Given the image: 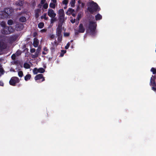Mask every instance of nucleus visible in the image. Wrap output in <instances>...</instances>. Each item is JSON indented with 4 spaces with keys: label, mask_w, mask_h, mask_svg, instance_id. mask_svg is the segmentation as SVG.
<instances>
[{
    "label": "nucleus",
    "mask_w": 156,
    "mask_h": 156,
    "mask_svg": "<svg viewBox=\"0 0 156 156\" xmlns=\"http://www.w3.org/2000/svg\"><path fill=\"white\" fill-rule=\"evenodd\" d=\"M100 9V8L97 3L93 1L89 3L87 10L90 14H93L94 12L99 11Z\"/></svg>",
    "instance_id": "obj_1"
},
{
    "label": "nucleus",
    "mask_w": 156,
    "mask_h": 156,
    "mask_svg": "<svg viewBox=\"0 0 156 156\" xmlns=\"http://www.w3.org/2000/svg\"><path fill=\"white\" fill-rule=\"evenodd\" d=\"M97 25L96 22L94 21H90L88 27V29L90 30V34L91 35L95 36L96 32L95 30Z\"/></svg>",
    "instance_id": "obj_2"
},
{
    "label": "nucleus",
    "mask_w": 156,
    "mask_h": 156,
    "mask_svg": "<svg viewBox=\"0 0 156 156\" xmlns=\"http://www.w3.org/2000/svg\"><path fill=\"white\" fill-rule=\"evenodd\" d=\"M14 28L11 26L5 27L1 30V32L4 34H9L13 32Z\"/></svg>",
    "instance_id": "obj_3"
},
{
    "label": "nucleus",
    "mask_w": 156,
    "mask_h": 156,
    "mask_svg": "<svg viewBox=\"0 0 156 156\" xmlns=\"http://www.w3.org/2000/svg\"><path fill=\"white\" fill-rule=\"evenodd\" d=\"M20 81L18 77L16 76L12 77L9 81V84L12 86H15L16 84L19 83Z\"/></svg>",
    "instance_id": "obj_4"
},
{
    "label": "nucleus",
    "mask_w": 156,
    "mask_h": 156,
    "mask_svg": "<svg viewBox=\"0 0 156 156\" xmlns=\"http://www.w3.org/2000/svg\"><path fill=\"white\" fill-rule=\"evenodd\" d=\"M4 10L6 12V13L8 14V16L9 17L12 15L13 11V9L10 8H5L4 9Z\"/></svg>",
    "instance_id": "obj_5"
},
{
    "label": "nucleus",
    "mask_w": 156,
    "mask_h": 156,
    "mask_svg": "<svg viewBox=\"0 0 156 156\" xmlns=\"http://www.w3.org/2000/svg\"><path fill=\"white\" fill-rule=\"evenodd\" d=\"M48 15L51 18H54L56 16V14L54 12L52 9H48Z\"/></svg>",
    "instance_id": "obj_6"
},
{
    "label": "nucleus",
    "mask_w": 156,
    "mask_h": 156,
    "mask_svg": "<svg viewBox=\"0 0 156 156\" xmlns=\"http://www.w3.org/2000/svg\"><path fill=\"white\" fill-rule=\"evenodd\" d=\"M8 17V14L6 13L4 10L0 12V18L5 19Z\"/></svg>",
    "instance_id": "obj_7"
},
{
    "label": "nucleus",
    "mask_w": 156,
    "mask_h": 156,
    "mask_svg": "<svg viewBox=\"0 0 156 156\" xmlns=\"http://www.w3.org/2000/svg\"><path fill=\"white\" fill-rule=\"evenodd\" d=\"M62 23L58 24L56 29V34L57 35H62L61 34L62 31Z\"/></svg>",
    "instance_id": "obj_8"
},
{
    "label": "nucleus",
    "mask_w": 156,
    "mask_h": 156,
    "mask_svg": "<svg viewBox=\"0 0 156 156\" xmlns=\"http://www.w3.org/2000/svg\"><path fill=\"white\" fill-rule=\"evenodd\" d=\"M18 37V36L17 35H14L11 36L9 39V42L11 43L14 42L16 40Z\"/></svg>",
    "instance_id": "obj_9"
},
{
    "label": "nucleus",
    "mask_w": 156,
    "mask_h": 156,
    "mask_svg": "<svg viewBox=\"0 0 156 156\" xmlns=\"http://www.w3.org/2000/svg\"><path fill=\"white\" fill-rule=\"evenodd\" d=\"M6 48V45L4 42L0 41V52Z\"/></svg>",
    "instance_id": "obj_10"
},
{
    "label": "nucleus",
    "mask_w": 156,
    "mask_h": 156,
    "mask_svg": "<svg viewBox=\"0 0 156 156\" xmlns=\"http://www.w3.org/2000/svg\"><path fill=\"white\" fill-rule=\"evenodd\" d=\"M34 78L35 80H36L42 79V82H43L45 80L44 78L43 77V75L41 74H38Z\"/></svg>",
    "instance_id": "obj_11"
},
{
    "label": "nucleus",
    "mask_w": 156,
    "mask_h": 156,
    "mask_svg": "<svg viewBox=\"0 0 156 156\" xmlns=\"http://www.w3.org/2000/svg\"><path fill=\"white\" fill-rule=\"evenodd\" d=\"M78 30L80 33H83L84 32L85 29L82 23H80L79 26Z\"/></svg>",
    "instance_id": "obj_12"
},
{
    "label": "nucleus",
    "mask_w": 156,
    "mask_h": 156,
    "mask_svg": "<svg viewBox=\"0 0 156 156\" xmlns=\"http://www.w3.org/2000/svg\"><path fill=\"white\" fill-rule=\"evenodd\" d=\"M41 9H37L35 10V17L37 19L39 16V13L41 12Z\"/></svg>",
    "instance_id": "obj_13"
},
{
    "label": "nucleus",
    "mask_w": 156,
    "mask_h": 156,
    "mask_svg": "<svg viewBox=\"0 0 156 156\" xmlns=\"http://www.w3.org/2000/svg\"><path fill=\"white\" fill-rule=\"evenodd\" d=\"M152 76L153 77V78L152 77L151 78L150 83L153 87H154L156 86V84L155 81V76Z\"/></svg>",
    "instance_id": "obj_14"
},
{
    "label": "nucleus",
    "mask_w": 156,
    "mask_h": 156,
    "mask_svg": "<svg viewBox=\"0 0 156 156\" xmlns=\"http://www.w3.org/2000/svg\"><path fill=\"white\" fill-rule=\"evenodd\" d=\"M39 44V41L38 39L35 37L34 38L33 42V46L34 47L36 48L37 47Z\"/></svg>",
    "instance_id": "obj_15"
},
{
    "label": "nucleus",
    "mask_w": 156,
    "mask_h": 156,
    "mask_svg": "<svg viewBox=\"0 0 156 156\" xmlns=\"http://www.w3.org/2000/svg\"><path fill=\"white\" fill-rule=\"evenodd\" d=\"M24 3V0H19L16 2V4L17 6H22Z\"/></svg>",
    "instance_id": "obj_16"
},
{
    "label": "nucleus",
    "mask_w": 156,
    "mask_h": 156,
    "mask_svg": "<svg viewBox=\"0 0 156 156\" xmlns=\"http://www.w3.org/2000/svg\"><path fill=\"white\" fill-rule=\"evenodd\" d=\"M75 12L74 10L72 8H69L67 11L66 12V13L68 15H70L72 13H73Z\"/></svg>",
    "instance_id": "obj_17"
},
{
    "label": "nucleus",
    "mask_w": 156,
    "mask_h": 156,
    "mask_svg": "<svg viewBox=\"0 0 156 156\" xmlns=\"http://www.w3.org/2000/svg\"><path fill=\"white\" fill-rule=\"evenodd\" d=\"M65 16H59L58 17V20L60 23L58 24H61L62 23V25L63 24V23L64 22Z\"/></svg>",
    "instance_id": "obj_18"
},
{
    "label": "nucleus",
    "mask_w": 156,
    "mask_h": 156,
    "mask_svg": "<svg viewBox=\"0 0 156 156\" xmlns=\"http://www.w3.org/2000/svg\"><path fill=\"white\" fill-rule=\"evenodd\" d=\"M58 13L59 16H65V13L64 10L63 9H60L58 11Z\"/></svg>",
    "instance_id": "obj_19"
},
{
    "label": "nucleus",
    "mask_w": 156,
    "mask_h": 156,
    "mask_svg": "<svg viewBox=\"0 0 156 156\" xmlns=\"http://www.w3.org/2000/svg\"><path fill=\"white\" fill-rule=\"evenodd\" d=\"M95 19L97 20H99L102 19V16L99 13L98 14L95 16Z\"/></svg>",
    "instance_id": "obj_20"
},
{
    "label": "nucleus",
    "mask_w": 156,
    "mask_h": 156,
    "mask_svg": "<svg viewBox=\"0 0 156 156\" xmlns=\"http://www.w3.org/2000/svg\"><path fill=\"white\" fill-rule=\"evenodd\" d=\"M26 20V18L24 16H22L19 19V21L22 22H25Z\"/></svg>",
    "instance_id": "obj_21"
},
{
    "label": "nucleus",
    "mask_w": 156,
    "mask_h": 156,
    "mask_svg": "<svg viewBox=\"0 0 156 156\" xmlns=\"http://www.w3.org/2000/svg\"><path fill=\"white\" fill-rule=\"evenodd\" d=\"M31 77V76L30 74H27L24 77V79L25 80L27 81L29 80Z\"/></svg>",
    "instance_id": "obj_22"
},
{
    "label": "nucleus",
    "mask_w": 156,
    "mask_h": 156,
    "mask_svg": "<svg viewBox=\"0 0 156 156\" xmlns=\"http://www.w3.org/2000/svg\"><path fill=\"white\" fill-rule=\"evenodd\" d=\"M44 26V23L43 22H40L38 25V27L40 29L43 28Z\"/></svg>",
    "instance_id": "obj_23"
},
{
    "label": "nucleus",
    "mask_w": 156,
    "mask_h": 156,
    "mask_svg": "<svg viewBox=\"0 0 156 156\" xmlns=\"http://www.w3.org/2000/svg\"><path fill=\"white\" fill-rule=\"evenodd\" d=\"M24 67L26 69H29L30 67V65L27 63L25 62L23 65Z\"/></svg>",
    "instance_id": "obj_24"
},
{
    "label": "nucleus",
    "mask_w": 156,
    "mask_h": 156,
    "mask_svg": "<svg viewBox=\"0 0 156 156\" xmlns=\"http://www.w3.org/2000/svg\"><path fill=\"white\" fill-rule=\"evenodd\" d=\"M47 13H44V14L42 16H41V19H44L45 20H48V17H46Z\"/></svg>",
    "instance_id": "obj_25"
},
{
    "label": "nucleus",
    "mask_w": 156,
    "mask_h": 156,
    "mask_svg": "<svg viewBox=\"0 0 156 156\" xmlns=\"http://www.w3.org/2000/svg\"><path fill=\"white\" fill-rule=\"evenodd\" d=\"M13 23V21L12 20H9L7 21V24L9 25H12Z\"/></svg>",
    "instance_id": "obj_26"
},
{
    "label": "nucleus",
    "mask_w": 156,
    "mask_h": 156,
    "mask_svg": "<svg viewBox=\"0 0 156 156\" xmlns=\"http://www.w3.org/2000/svg\"><path fill=\"white\" fill-rule=\"evenodd\" d=\"M75 0H71L70 2V4L71 7H74V6L75 3Z\"/></svg>",
    "instance_id": "obj_27"
},
{
    "label": "nucleus",
    "mask_w": 156,
    "mask_h": 156,
    "mask_svg": "<svg viewBox=\"0 0 156 156\" xmlns=\"http://www.w3.org/2000/svg\"><path fill=\"white\" fill-rule=\"evenodd\" d=\"M38 73H43L45 72V69L43 68H40L38 69Z\"/></svg>",
    "instance_id": "obj_28"
},
{
    "label": "nucleus",
    "mask_w": 156,
    "mask_h": 156,
    "mask_svg": "<svg viewBox=\"0 0 156 156\" xmlns=\"http://www.w3.org/2000/svg\"><path fill=\"white\" fill-rule=\"evenodd\" d=\"M23 26V25L21 24H18L16 25V28H19V30H20L22 29V27Z\"/></svg>",
    "instance_id": "obj_29"
},
{
    "label": "nucleus",
    "mask_w": 156,
    "mask_h": 156,
    "mask_svg": "<svg viewBox=\"0 0 156 156\" xmlns=\"http://www.w3.org/2000/svg\"><path fill=\"white\" fill-rule=\"evenodd\" d=\"M58 37V41L60 42L62 41V35H57Z\"/></svg>",
    "instance_id": "obj_30"
},
{
    "label": "nucleus",
    "mask_w": 156,
    "mask_h": 156,
    "mask_svg": "<svg viewBox=\"0 0 156 156\" xmlns=\"http://www.w3.org/2000/svg\"><path fill=\"white\" fill-rule=\"evenodd\" d=\"M33 73L34 74H36L38 73V69L37 68H34L33 70Z\"/></svg>",
    "instance_id": "obj_31"
},
{
    "label": "nucleus",
    "mask_w": 156,
    "mask_h": 156,
    "mask_svg": "<svg viewBox=\"0 0 156 156\" xmlns=\"http://www.w3.org/2000/svg\"><path fill=\"white\" fill-rule=\"evenodd\" d=\"M151 71L152 72L153 74H154L156 73V69L152 67L151 68Z\"/></svg>",
    "instance_id": "obj_32"
},
{
    "label": "nucleus",
    "mask_w": 156,
    "mask_h": 156,
    "mask_svg": "<svg viewBox=\"0 0 156 156\" xmlns=\"http://www.w3.org/2000/svg\"><path fill=\"white\" fill-rule=\"evenodd\" d=\"M18 75L20 77H22L23 75V72L21 71H19L18 73Z\"/></svg>",
    "instance_id": "obj_33"
},
{
    "label": "nucleus",
    "mask_w": 156,
    "mask_h": 156,
    "mask_svg": "<svg viewBox=\"0 0 156 156\" xmlns=\"http://www.w3.org/2000/svg\"><path fill=\"white\" fill-rule=\"evenodd\" d=\"M55 3H51L49 5L50 7L53 9L55 8Z\"/></svg>",
    "instance_id": "obj_34"
},
{
    "label": "nucleus",
    "mask_w": 156,
    "mask_h": 156,
    "mask_svg": "<svg viewBox=\"0 0 156 156\" xmlns=\"http://www.w3.org/2000/svg\"><path fill=\"white\" fill-rule=\"evenodd\" d=\"M51 23H53L56 20V18L54 17V18H51Z\"/></svg>",
    "instance_id": "obj_35"
},
{
    "label": "nucleus",
    "mask_w": 156,
    "mask_h": 156,
    "mask_svg": "<svg viewBox=\"0 0 156 156\" xmlns=\"http://www.w3.org/2000/svg\"><path fill=\"white\" fill-rule=\"evenodd\" d=\"M4 73V71L3 68L1 67H0V74H3Z\"/></svg>",
    "instance_id": "obj_36"
},
{
    "label": "nucleus",
    "mask_w": 156,
    "mask_h": 156,
    "mask_svg": "<svg viewBox=\"0 0 156 156\" xmlns=\"http://www.w3.org/2000/svg\"><path fill=\"white\" fill-rule=\"evenodd\" d=\"M21 51L20 50H18L16 52V54L17 56H19L21 54Z\"/></svg>",
    "instance_id": "obj_37"
},
{
    "label": "nucleus",
    "mask_w": 156,
    "mask_h": 156,
    "mask_svg": "<svg viewBox=\"0 0 156 156\" xmlns=\"http://www.w3.org/2000/svg\"><path fill=\"white\" fill-rule=\"evenodd\" d=\"M48 5L47 3H45L43 5V8L45 9H46L48 8Z\"/></svg>",
    "instance_id": "obj_38"
},
{
    "label": "nucleus",
    "mask_w": 156,
    "mask_h": 156,
    "mask_svg": "<svg viewBox=\"0 0 156 156\" xmlns=\"http://www.w3.org/2000/svg\"><path fill=\"white\" fill-rule=\"evenodd\" d=\"M49 37L50 40L53 39L55 38V35L53 34H50Z\"/></svg>",
    "instance_id": "obj_39"
},
{
    "label": "nucleus",
    "mask_w": 156,
    "mask_h": 156,
    "mask_svg": "<svg viewBox=\"0 0 156 156\" xmlns=\"http://www.w3.org/2000/svg\"><path fill=\"white\" fill-rule=\"evenodd\" d=\"M68 2V1L67 0H64L62 1L63 4H64L66 5H67Z\"/></svg>",
    "instance_id": "obj_40"
},
{
    "label": "nucleus",
    "mask_w": 156,
    "mask_h": 156,
    "mask_svg": "<svg viewBox=\"0 0 156 156\" xmlns=\"http://www.w3.org/2000/svg\"><path fill=\"white\" fill-rule=\"evenodd\" d=\"M16 58V55L15 54H13L11 56V58L13 60H15Z\"/></svg>",
    "instance_id": "obj_41"
},
{
    "label": "nucleus",
    "mask_w": 156,
    "mask_h": 156,
    "mask_svg": "<svg viewBox=\"0 0 156 156\" xmlns=\"http://www.w3.org/2000/svg\"><path fill=\"white\" fill-rule=\"evenodd\" d=\"M70 46V43L69 42H68L67 43L66 45L65 46V48L66 49H67Z\"/></svg>",
    "instance_id": "obj_42"
},
{
    "label": "nucleus",
    "mask_w": 156,
    "mask_h": 156,
    "mask_svg": "<svg viewBox=\"0 0 156 156\" xmlns=\"http://www.w3.org/2000/svg\"><path fill=\"white\" fill-rule=\"evenodd\" d=\"M39 50H38V49H37L36 51L35 54L37 56V57L38 56L39 54Z\"/></svg>",
    "instance_id": "obj_43"
},
{
    "label": "nucleus",
    "mask_w": 156,
    "mask_h": 156,
    "mask_svg": "<svg viewBox=\"0 0 156 156\" xmlns=\"http://www.w3.org/2000/svg\"><path fill=\"white\" fill-rule=\"evenodd\" d=\"M46 2V0H41V1L40 3L41 4H44Z\"/></svg>",
    "instance_id": "obj_44"
},
{
    "label": "nucleus",
    "mask_w": 156,
    "mask_h": 156,
    "mask_svg": "<svg viewBox=\"0 0 156 156\" xmlns=\"http://www.w3.org/2000/svg\"><path fill=\"white\" fill-rule=\"evenodd\" d=\"M36 50L35 48H33L30 49V52L31 53H34L35 51Z\"/></svg>",
    "instance_id": "obj_45"
},
{
    "label": "nucleus",
    "mask_w": 156,
    "mask_h": 156,
    "mask_svg": "<svg viewBox=\"0 0 156 156\" xmlns=\"http://www.w3.org/2000/svg\"><path fill=\"white\" fill-rule=\"evenodd\" d=\"M55 48L54 46L52 47L51 48L50 50L51 51V52H54L55 51Z\"/></svg>",
    "instance_id": "obj_46"
},
{
    "label": "nucleus",
    "mask_w": 156,
    "mask_h": 156,
    "mask_svg": "<svg viewBox=\"0 0 156 156\" xmlns=\"http://www.w3.org/2000/svg\"><path fill=\"white\" fill-rule=\"evenodd\" d=\"M47 30L46 29H44L41 30V32L42 33L45 32L47 31Z\"/></svg>",
    "instance_id": "obj_47"
},
{
    "label": "nucleus",
    "mask_w": 156,
    "mask_h": 156,
    "mask_svg": "<svg viewBox=\"0 0 156 156\" xmlns=\"http://www.w3.org/2000/svg\"><path fill=\"white\" fill-rule=\"evenodd\" d=\"M80 33L79 30H76L75 31V34L76 35H77L79 33Z\"/></svg>",
    "instance_id": "obj_48"
},
{
    "label": "nucleus",
    "mask_w": 156,
    "mask_h": 156,
    "mask_svg": "<svg viewBox=\"0 0 156 156\" xmlns=\"http://www.w3.org/2000/svg\"><path fill=\"white\" fill-rule=\"evenodd\" d=\"M69 33H64V36H66V37H68V36H69Z\"/></svg>",
    "instance_id": "obj_49"
},
{
    "label": "nucleus",
    "mask_w": 156,
    "mask_h": 156,
    "mask_svg": "<svg viewBox=\"0 0 156 156\" xmlns=\"http://www.w3.org/2000/svg\"><path fill=\"white\" fill-rule=\"evenodd\" d=\"M75 19H74V20L72 19L70 20V22L72 23H74L75 22Z\"/></svg>",
    "instance_id": "obj_50"
},
{
    "label": "nucleus",
    "mask_w": 156,
    "mask_h": 156,
    "mask_svg": "<svg viewBox=\"0 0 156 156\" xmlns=\"http://www.w3.org/2000/svg\"><path fill=\"white\" fill-rule=\"evenodd\" d=\"M81 16L80 14H78L77 16V19L78 20H79L81 18Z\"/></svg>",
    "instance_id": "obj_51"
},
{
    "label": "nucleus",
    "mask_w": 156,
    "mask_h": 156,
    "mask_svg": "<svg viewBox=\"0 0 156 156\" xmlns=\"http://www.w3.org/2000/svg\"><path fill=\"white\" fill-rule=\"evenodd\" d=\"M1 25L3 28H4V27H6V26H5V23L2 22L1 24Z\"/></svg>",
    "instance_id": "obj_52"
},
{
    "label": "nucleus",
    "mask_w": 156,
    "mask_h": 156,
    "mask_svg": "<svg viewBox=\"0 0 156 156\" xmlns=\"http://www.w3.org/2000/svg\"><path fill=\"white\" fill-rule=\"evenodd\" d=\"M37 33L36 32H35L33 34V37H36L37 35Z\"/></svg>",
    "instance_id": "obj_53"
},
{
    "label": "nucleus",
    "mask_w": 156,
    "mask_h": 156,
    "mask_svg": "<svg viewBox=\"0 0 156 156\" xmlns=\"http://www.w3.org/2000/svg\"><path fill=\"white\" fill-rule=\"evenodd\" d=\"M37 57V56H36L35 54L32 55V58H36Z\"/></svg>",
    "instance_id": "obj_54"
},
{
    "label": "nucleus",
    "mask_w": 156,
    "mask_h": 156,
    "mask_svg": "<svg viewBox=\"0 0 156 156\" xmlns=\"http://www.w3.org/2000/svg\"><path fill=\"white\" fill-rule=\"evenodd\" d=\"M61 51V53L63 54H64L66 53V50H62Z\"/></svg>",
    "instance_id": "obj_55"
},
{
    "label": "nucleus",
    "mask_w": 156,
    "mask_h": 156,
    "mask_svg": "<svg viewBox=\"0 0 156 156\" xmlns=\"http://www.w3.org/2000/svg\"><path fill=\"white\" fill-rule=\"evenodd\" d=\"M42 4H41V3L40 4H39L38 5H37V7L39 8H41V6H42Z\"/></svg>",
    "instance_id": "obj_56"
},
{
    "label": "nucleus",
    "mask_w": 156,
    "mask_h": 156,
    "mask_svg": "<svg viewBox=\"0 0 156 156\" xmlns=\"http://www.w3.org/2000/svg\"><path fill=\"white\" fill-rule=\"evenodd\" d=\"M0 86H4V83L2 81H0Z\"/></svg>",
    "instance_id": "obj_57"
},
{
    "label": "nucleus",
    "mask_w": 156,
    "mask_h": 156,
    "mask_svg": "<svg viewBox=\"0 0 156 156\" xmlns=\"http://www.w3.org/2000/svg\"><path fill=\"white\" fill-rule=\"evenodd\" d=\"M44 51H48V49L47 48V47H45L44 48Z\"/></svg>",
    "instance_id": "obj_58"
},
{
    "label": "nucleus",
    "mask_w": 156,
    "mask_h": 156,
    "mask_svg": "<svg viewBox=\"0 0 156 156\" xmlns=\"http://www.w3.org/2000/svg\"><path fill=\"white\" fill-rule=\"evenodd\" d=\"M52 1L53 3H56V0H51Z\"/></svg>",
    "instance_id": "obj_59"
},
{
    "label": "nucleus",
    "mask_w": 156,
    "mask_h": 156,
    "mask_svg": "<svg viewBox=\"0 0 156 156\" xmlns=\"http://www.w3.org/2000/svg\"><path fill=\"white\" fill-rule=\"evenodd\" d=\"M21 10V8H17L16 9V10Z\"/></svg>",
    "instance_id": "obj_60"
},
{
    "label": "nucleus",
    "mask_w": 156,
    "mask_h": 156,
    "mask_svg": "<svg viewBox=\"0 0 156 156\" xmlns=\"http://www.w3.org/2000/svg\"><path fill=\"white\" fill-rule=\"evenodd\" d=\"M72 16L74 17L76 16V14L75 13H72L71 14Z\"/></svg>",
    "instance_id": "obj_61"
},
{
    "label": "nucleus",
    "mask_w": 156,
    "mask_h": 156,
    "mask_svg": "<svg viewBox=\"0 0 156 156\" xmlns=\"http://www.w3.org/2000/svg\"><path fill=\"white\" fill-rule=\"evenodd\" d=\"M24 12H22L19 13V15H21L22 14L24 13Z\"/></svg>",
    "instance_id": "obj_62"
},
{
    "label": "nucleus",
    "mask_w": 156,
    "mask_h": 156,
    "mask_svg": "<svg viewBox=\"0 0 156 156\" xmlns=\"http://www.w3.org/2000/svg\"><path fill=\"white\" fill-rule=\"evenodd\" d=\"M63 55H64L62 53H61L60 54V56L61 57H62V56H63Z\"/></svg>",
    "instance_id": "obj_63"
},
{
    "label": "nucleus",
    "mask_w": 156,
    "mask_h": 156,
    "mask_svg": "<svg viewBox=\"0 0 156 156\" xmlns=\"http://www.w3.org/2000/svg\"><path fill=\"white\" fill-rule=\"evenodd\" d=\"M78 3L79 4H80L81 3V1H80V0H79L78 1Z\"/></svg>",
    "instance_id": "obj_64"
}]
</instances>
